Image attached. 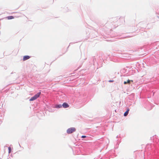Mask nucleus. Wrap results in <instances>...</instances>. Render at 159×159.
I'll list each match as a JSON object with an SVG mask.
<instances>
[{
	"label": "nucleus",
	"mask_w": 159,
	"mask_h": 159,
	"mask_svg": "<svg viewBox=\"0 0 159 159\" xmlns=\"http://www.w3.org/2000/svg\"><path fill=\"white\" fill-rule=\"evenodd\" d=\"M62 106L64 108H66L68 107L69 106V105L66 102H64L62 104Z\"/></svg>",
	"instance_id": "nucleus-4"
},
{
	"label": "nucleus",
	"mask_w": 159,
	"mask_h": 159,
	"mask_svg": "<svg viewBox=\"0 0 159 159\" xmlns=\"http://www.w3.org/2000/svg\"><path fill=\"white\" fill-rule=\"evenodd\" d=\"M41 92H39L35 94L34 96L31 98L30 99V101H33L34 100L38 98L41 94Z\"/></svg>",
	"instance_id": "nucleus-1"
},
{
	"label": "nucleus",
	"mask_w": 159,
	"mask_h": 159,
	"mask_svg": "<svg viewBox=\"0 0 159 159\" xmlns=\"http://www.w3.org/2000/svg\"><path fill=\"white\" fill-rule=\"evenodd\" d=\"M130 80H128L127 81H124V84H130Z\"/></svg>",
	"instance_id": "nucleus-7"
},
{
	"label": "nucleus",
	"mask_w": 159,
	"mask_h": 159,
	"mask_svg": "<svg viewBox=\"0 0 159 159\" xmlns=\"http://www.w3.org/2000/svg\"><path fill=\"white\" fill-rule=\"evenodd\" d=\"M129 110V108H128L127 109V111L125 112V113L124 114V116H126L128 115Z\"/></svg>",
	"instance_id": "nucleus-6"
},
{
	"label": "nucleus",
	"mask_w": 159,
	"mask_h": 159,
	"mask_svg": "<svg viewBox=\"0 0 159 159\" xmlns=\"http://www.w3.org/2000/svg\"><path fill=\"white\" fill-rule=\"evenodd\" d=\"M113 80H109V82H113Z\"/></svg>",
	"instance_id": "nucleus-12"
},
{
	"label": "nucleus",
	"mask_w": 159,
	"mask_h": 159,
	"mask_svg": "<svg viewBox=\"0 0 159 159\" xmlns=\"http://www.w3.org/2000/svg\"><path fill=\"white\" fill-rule=\"evenodd\" d=\"M9 153H10L11 151V149L10 147H8Z\"/></svg>",
	"instance_id": "nucleus-10"
},
{
	"label": "nucleus",
	"mask_w": 159,
	"mask_h": 159,
	"mask_svg": "<svg viewBox=\"0 0 159 159\" xmlns=\"http://www.w3.org/2000/svg\"><path fill=\"white\" fill-rule=\"evenodd\" d=\"M76 129L74 127H71L68 129L67 130V132L68 134H70L75 131Z\"/></svg>",
	"instance_id": "nucleus-3"
},
{
	"label": "nucleus",
	"mask_w": 159,
	"mask_h": 159,
	"mask_svg": "<svg viewBox=\"0 0 159 159\" xmlns=\"http://www.w3.org/2000/svg\"><path fill=\"white\" fill-rule=\"evenodd\" d=\"M130 80V81H131V82H133V80Z\"/></svg>",
	"instance_id": "nucleus-13"
},
{
	"label": "nucleus",
	"mask_w": 159,
	"mask_h": 159,
	"mask_svg": "<svg viewBox=\"0 0 159 159\" xmlns=\"http://www.w3.org/2000/svg\"><path fill=\"white\" fill-rule=\"evenodd\" d=\"M62 106L61 104L57 105L55 106V107L57 108H60Z\"/></svg>",
	"instance_id": "nucleus-9"
},
{
	"label": "nucleus",
	"mask_w": 159,
	"mask_h": 159,
	"mask_svg": "<svg viewBox=\"0 0 159 159\" xmlns=\"http://www.w3.org/2000/svg\"><path fill=\"white\" fill-rule=\"evenodd\" d=\"M7 18L8 20H10V19H14V17L13 16H9L7 17Z\"/></svg>",
	"instance_id": "nucleus-8"
},
{
	"label": "nucleus",
	"mask_w": 159,
	"mask_h": 159,
	"mask_svg": "<svg viewBox=\"0 0 159 159\" xmlns=\"http://www.w3.org/2000/svg\"><path fill=\"white\" fill-rule=\"evenodd\" d=\"M86 136H84V135H83L81 136V138H86Z\"/></svg>",
	"instance_id": "nucleus-11"
},
{
	"label": "nucleus",
	"mask_w": 159,
	"mask_h": 159,
	"mask_svg": "<svg viewBox=\"0 0 159 159\" xmlns=\"http://www.w3.org/2000/svg\"><path fill=\"white\" fill-rule=\"evenodd\" d=\"M41 92H39L35 94L34 96L31 98L30 99V101H33L34 100L38 98L41 94Z\"/></svg>",
	"instance_id": "nucleus-2"
},
{
	"label": "nucleus",
	"mask_w": 159,
	"mask_h": 159,
	"mask_svg": "<svg viewBox=\"0 0 159 159\" xmlns=\"http://www.w3.org/2000/svg\"><path fill=\"white\" fill-rule=\"evenodd\" d=\"M30 57L29 56H24L23 58V61H25L27 59H29L30 58Z\"/></svg>",
	"instance_id": "nucleus-5"
}]
</instances>
